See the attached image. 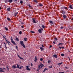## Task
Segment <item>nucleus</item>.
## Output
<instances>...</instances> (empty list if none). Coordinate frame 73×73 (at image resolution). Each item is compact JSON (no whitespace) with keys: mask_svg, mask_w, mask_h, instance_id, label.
<instances>
[{"mask_svg":"<svg viewBox=\"0 0 73 73\" xmlns=\"http://www.w3.org/2000/svg\"><path fill=\"white\" fill-rule=\"evenodd\" d=\"M19 58H20L21 60H23V58H21V57H20Z\"/></svg>","mask_w":73,"mask_h":73,"instance_id":"nucleus-41","label":"nucleus"},{"mask_svg":"<svg viewBox=\"0 0 73 73\" xmlns=\"http://www.w3.org/2000/svg\"><path fill=\"white\" fill-rule=\"evenodd\" d=\"M15 40L16 41H19V39L17 38V37L16 38Z\"/></svg>","mask_w":73,"mask_h":73,"instance_id":"nucleus-16","label":"nucleus"},{"mask_svg":"<svg viewBox=\"0 0 73 73\" xmlns=\"http://www.w3.org/2000/svg\"><path fill=\"white\" fill-rule=\"evenodd\" d=\"M19 34H20V35H21L22 34V32L21 31H20L19 33Z\"/></svg>","mask_w":73,"mask_h":73,"instance_id":"nucleus-27","label":"nucleus"},{"mask_svg":"<svg viewBox=\"0 0 73 73\" xmlns=\"http://www.w3.org/2000/svg\"><path fill=\"white\" fill-rule=\"evenodd\" d=\"M31 66H33V64H32V63L31 64Z\"/></svg>","mask_w":73,"mask_h":73,"instance_id":"nucleus-47","label":"nucleus"},{"mask_svg":"<svg viewBox=\"0 0 73 73\" xmlns=\"http://www.w3.org/2000/svg\"><path fill=\"white\" fill-rule=\"evenodd\" d=\"M20 3H21V4H23V2L22 1H20Z\"/></svg>","mask_w":73,"mask_h":73,"instance_id":"nucleus-32","label":"nucleus"},{"mask_svg":"<svg viewBox=\"0 0 73 73\" xmlns=\"http://www.w3.org/2000/svg\"><path fill=\"white\" fill-rule=\"evenodd\" d=\"M64 9H66L67 11H68V8L66 7H64Z\"/></svg>","mask_w":73,"mask_h":73,"instance_id":"nucleus-26","label":"nucleus"},{"mask_svg":"<svg viewBox=\"0 0 73 73\" xmlns=\"http://www.w3.org/2000/svg\"><path fill=\"white\" fill-rule=\"evenodd\" d=\"M6 68H7V69H8V70H9V68H8V67L7 66L6 67Z\"/></svg>","mask_w":73,"mask_h":73,"instance_id":"nucleus-46","label":"nucleus"},{"mask_svg":"<svg viewBox=\"0 0 73 73\" xmlns=\"http://www.w3.org/2000/svg\"><path fill=\"white\" fill-rule=\"evenodd\" d=\"M5 29L6 31H8V28L6 27H5Z\"/></svg>","mask_w":73,"mask_h":73,"instance_id":"nucleus-23","label":"nucleus"},{"mask_svg":"<svg viewBox=\"0 0 73 73\" xmlns=\"http://www.w3.org/2000/svg\"><path fill=\"white\" fill-rule=\"evenodd\" d=\"M21 67H22V68H24V67H23V66H21Z\"/></svg>","mask_w":73,"mask_h":73,"instance_id":"nucleus-57","label":"nucleus"},{"mask_svg":"<svg viewBox=\"0 0 73 73\" xmlns=\"http://www.w3.org/2000/svg\"><path fill=\"white\" fill-rule=\"evenodd\" d=\"M61 64H62V62H61V63H59L58 64V65H61Z\"/></svg>","mask_w":73,"mask_h":73,"instance_id":"nucleus-22","label":"nucleus"},{"mask_svg":"<svg viewBox=\"0 0 73 73\" xmlns=\"http://www.w3.org/2000/svg\"><path fill=\"white\" fill-rule=\"evenodd\" d=\"M41 30V31H43L44 30L42 28H41V29H40Z\"/></svg>","mask_w":73,"mask_h":73,"instance_id":"nucleus-50","label":"nucleus"},{"mask_svg":"<svg viewBox=\"0 0 73 73\" xmlns=\"http://www.w3.org/2000/svg\"><path fill=\"white\" fill-rule=\"evenodd\" d=\"M17 14H18V12H17L16 13L14 14L15 16V17L17 16Z\"/></svg>","mask_w":73,"mask_h":73,"instance_id":"nucleus-19","label":"nucleus"},{"mask_svg":"<svg viewBox=\"0 0 73 73\" xmlns=\"http://www.w3.org/2000/svg\"><path fill=\"white\" fill-rule=\"evenodd\" d=\"M17 68H20V67H19V64L17 65Z\"/></svg>","mask_w":73,"mask_h":73,"instance_id":"nucleus-28","label":"nucleus"},{"mask_svg":"<svg viewBox=\"0 0 73 73\" xmlns=\"http://www.w3.org/2000/svg\"><path fill=\"white\" fill-rule=\"evenodd\" d=\"M39 6H40V7H42L43 5H42V4H40L39 5Z\"/></svg>","mask_w":73,"mask_h":73,"instance_id":"nucleus-35","label":"nucleus"},{"mask_svg":"<svg viewBox=\"0 0 73 73\" xmlns=\"http://www.w3.org/2000/svg\"><path fill=\"white\" fill-rule=\"evenodd\" d=\"M55 41H57V38H54Z\"/></svg>","mask_w":73,"mask_h":73,"instance_id":"nucleus-31","label":"nucleus"},{"mask_svg":"<svg viewBox=\"0 0 73 73\" xmlns=\"http://www.w3.org/2000/svg\"><path fill=\"white\" fill-rule=\"evenodd\" d=\"M61 9H62V7L61 8Z\"/></svg>","mask_w":73,"mask_h":73,"instance_id":"nucleus-64","label":"nucleus"},{"mask_svg":"<svg viewBox=\"0 0 73 73\" xmlns=\"http://www.w3.org/2000/svg\"><path fill=\"white\" fill-rule=\"evenodd\" d=\"M61 55L62 56H64V54H61Z\"/></svg>","mask_w":73,"mask_h":73,"instance_id":"nucleus-34","label":"nucleus"},{"mask_svg":"<svg viewBox=\"0 0 73 73\" xmlns=\"http://www.w3.org/2000/svg\"><path fill=\"white\" fill-rule=\"evenodd\" d=\"M39 69H38V70H37V71H39Z\"/></svg>","mask_w":73,"mask_h":73,"instance_id":"nucleus-62","label":"nucleus"},{"mask_svg":"<svg viewBox=\"0 0 73 73\" xmlns=\"http://www.w3.org/2000/svg\"><path fill=\"white\" fill-rule=\"evenodd\" d=\"M40 61H42V60H43V59H42V58H41L40 59Z\"/></svg>","mask_w":73,"mask_h":73,"instance_id":"nucleus-38","label":"nucleus"},{"mask_svg":"<svg viewBox=\"0 0 73 73\" xmlns=\"http://www.w3.org/2000/svg\"><path fill=\"white\" fill-rule=\"evenodd\" d=\"M11 42L14 45H16V43L15 42V41L13 40V39H12V37H11Z\"/></svg>","mask_w":73,"mask_h":73,"instance_id":"nucleus-4","label":"nucleus"},{"mask_svg":"<svg viewBox=\"0 0 73 73\" xmlns=\"http://www.w3.org/2000/svg\"><path fill=\"white\" fill-rule=\"evenodd\" d=\"M21 27H22V28H24V27L23 26H21Z\"/></svg>","mask_w":73,"mask_h":73,"instance_id":"nucleus-51","label":"nucleus"},{"mask_svg":"<svg viewBox=\"0 0 73 73\" xmlns=\"http://www.w3.org/2000/svg\"><path fill=\"white\" fill-rule=\"evenodd\" d=\"M50 62V60H48V63H49V62Z\"/></svg>","mask_w":73,"mask_h":73,"instance_id":"nucleus-44","label":"nucleus"},{"mask_svg":"<svg viewBox=\"0 0 73 73\" xmlns=\"http://www.w3.org/2000/svg\"><path fill=\"white\" fill-rule=\"evenodd\" d=\"M4 44H5V45H6V44H5V43H4Z\"/></svg>","mask_w":73,"mask_h":73,"instance_id":"nucleus-61","label":"nucleus"},{"mask_svg":"<svg viewBox=\"0 0 73 73\" xmlns=\"http://www.w3.org/2000/svg\"><path fill=\"white\" fill-rule=\"evenodd\" d=\"M26 69H27V70H31V69H30V68H29V66H26Z\"/></svg>","mask_w":73,"mask_h":73,"instance_id":"nucleus-6","label":"nucleus"},{"mask_svg":"<svg viewBox=\"0 0 73 73\" xmlns=\"http://www.w3.org/2000/svg\"><path fill=\"white\" fill-rule=\"evenodd\" d=\"M49 22L50 23L51 25H52V24H53V22H52V21H49Z\"/></svg>","mask_w":73,"mask_h":73,"instance_id":"nucleus-17","label":"nucleus"},{"mask_svg":"<svg viewBox=\"0 0 73 73\" xmlns=\"http://www.w3.org/2000/svg\"><path fill=\"white\" fill-rule=\"evenodd\" d=\"M5 49H7V46H6V45H5Z\"/></svg>","mask_w":73,"mask_h":73,"instance_id":"nucleus-36","label":"nucleus"},{"mask_svg":"<svg viewBox=\"0 0 73 73\" xmlns=\"http://www.w3.org/2000/svg\"><path fill=\"white\" fill-rule=\"evenodd\" d=\"M34 2H35V3H37V1L36 0H34Z\"/></svg>","mask_w":73,"mask_h":73,"instance_id":"nucleus-39","label":"nucleus"},{"mask_svg":"<svg viewBox=\"0 0 73 73\" xmlns=\"http://www.w3.org/2000/svg\"><path fill=\"white\" fill-rule=\"evenodd\" d=\"M52 46L51 45H50V48H51V47H52Z\"/></svg>","mask_w":73,"mask_h":73,"instance_id":"nucleus-55","label":"nucleus"},{"mask_svg":"<svg viewBox=\"0 0 73 73\" xmlns=\"http://www.w3.org/2000/svg\"><path fill=\"white\" fill-rule=\"evenodd\" d=\"M53 43H54V44H55V42H53Z\"/></svg>","mask_w":73,"mask_h":73,"instance_id":"nucleus-63","label":"nucleus"},{"mask_svg":"<svg viewBox=\"0 0 73 73\" xmlns=\"http://www.w3.org/2000/svg\"><path fill=\"white\" fill-rule=\"evenodd\" d=\"M20 44L24 48H25V45L24 44V42L23 41H20Z\"/></svg>","mask_w":73,"mask_h":73,"instance_id":"nucleus-2","label":"nucleus"},{"mask_svg":"<svg viewBox=\"0 0 73 73\" xmlns=\"http://www.w3.org/2000/svg\"><path fill=\"white\" fill-rule=\"evenodd\" d=\"M65 68H66V69H68V67H65Z\"/></svg>","mask_w":73,"mask_h":73,"instance_id":"nucleus-54","label":"nucleus"},{"mask_svg":"<svg viewBox=\"0 0 73 73\" xmlns=\"http://www.w3.org/2000/svg\"><path fill=\"white\" fill-rule=\"evenodd\" d=\"M11 10V8L10 7H9L7 9V10L8 11H10Z\"/></svg>","mask_w":73,"mask_h":73,"instance_id":"nucleus-20","label":"nucleus"},{"mask_svg":"<svg viewBox=\"0 0 73 73\" xmlns=\"http://www.w3.org/2000/svg\"><path fill=\"white\" fill-rule=\"evenodd\" d=\"M31 33H35V32H34V31H31Z\"/></svg>","mask_w":73,"mask_h":73,"instance_id":"nucleus-37","label":"nucleus"},{"mask_svg":"<svg viewBox=\"0 0 73 73\" xmlns=\"http://www.w3.org/2000/svg\"><path fill=\"white\" fill-rule=\"evenodd\" d=\"M12 67L13 68H17V66H16V65H14L12 66Z\"/></svg>","mask_w":73,"mask_h":73,"instance_id":"nucleus-9","label":"nucleus"},{"mask_svg":"<svg viewBox=\"0 0 73 73\" xmlns=\"http://www.w3.org/2000/svg\"><path fill=\"white\" fill-rule=\"evenodd\" d=\"M62 43H60L58 45H62Z\"/></svg>","mask_w":73,"mask_h":73,"instance_id":"nucleus-40","label":"nucleus"},{"mask_svg":"<svg viewBox=\"0 0 73 73\" xmlns=\"http://www.w3.org/2000/svg\"><path fill=\"white\" fill-rule=\"evenodd\" d=\"M5 3H8V0H5Z\"/></svg>","mask_w":73,"mask_h":73,"instance_id":"nucleus-25","label":"nucleus"},{"mask_svg":"<svg viewBox=\"0 0 73 73\" xmlns=\"http://www.w3.org/2000/svg\"><path fill=\"white\" fill-rule=\"evenodd\" d=\"M63 17L64 19H65V18L66 17V16L65 15H64L63 16Z\"/></svg>","mask_w":73,"mask_h":73,"instance_id":"nucleus-21","label":"nucleus"},{"mask_svg":"<svg viewBox=\"0 0 73 73\" xmlns=\"http://www.w3.org/2000/svg\"><path fill=\"white\" fill-rule=\"evenodd\" d=\"M48 70V69L47 68H45L44 69V70L42 72L43 73H44V72L45 71V70Z\"/></svg>","mask_w":73,"mask_h":73,"instance_id":"nucleus-18","label":"nucleus"},{"mask_svg":"<svg viewBox=\"0 0 73 73\" xmlns=\"http://www.w3.org/2000/svg\"><path fill=\"white\" fill-rule=\"evenodd\" d=\"M21 68H22L21 67L19 68V69H21Z\"/></svg>","mask_w":73,"mask_h":73,"instance_id":"nucleus-56","label":"nucleus"},{"mask_svg":"<svg viewBox=\"0 0 73 73\" xmlns=\"http://www.w3.org/2000/svg\"><path fill=\"white\" fill-rule=\"evenodd\" d=\"M17 0H14V1H17Z\"/></svg>","mask_w":73,"mask_h":73,"instance_id":"nucleus-60","label":"nucleus"},{"mask_svg":"<svg viewBox=\"0 0 73 73\" xmlns=\"http://www.w3.org/2000/svg\"><path fill=\"white\" fill-rule=\"evenodd\" d=\"M33 23H35L36 24V23H37L38 22V21L37 20H36L35 19V18H33Z\"/></svg>","mask_w":73,"mask_h":73,"instance_id":"nucleus-3","label":"nucleus"},{"mask_svg":"<svg viewBox=\"0 0 73 73\" xmlns=\"http://www.w3.org/2000/svg\"><path fill=\"white\" fill-rule=\"evenodd\" d=\"M49 68H50V69L51 68H52V66H49Z\"/></svg>","mask_w":73,"mask_h":73,"instance_id":"nucleus-43","label":"nucleus"},{"mask_svg":"<svg viewBox=\"0 0 73 73\" xmlns=\"http://www.w3.org/2000/svg\"><path fill=\"white\" fill-rule=\"evenodd\" d=\"M59 73H64V72H59Z\"/></svg>","mask_w":73,"mask_h":73,"instance_id":"nucleus-52","label":"nucleus"},{"mask_svg":"<svg viewBox=\"0 0 73 73\" xmlns=\"http://www.w3.org/2000/svg\"><path fill=\"white\" fill-rule=\"evenodd\" d=\"M5 40L8 43V45H10L11 43L8 40H7L6 39H5Z\"/></svg>","mask_w":73,"mask_h":73,"instance_id":"nucleus-7","label":"nucleus"},{"mask_svg":"<svg viewBox=\"0 0 73 73\" xmlns=\"http://www.w3.org/2000/svg\"><path fill=\"white\" fill-rule=\"evenodd\" d=\"M60 28L61 29H63V28H64V27H63L62 26Z\"/></svg>","mask_w":73,"mask_h":73,"instance_id":"nucleus-42","label":"nucleus"},{"mask_svg":"<svg viewBox=\"0 0 73 73\" xmlns=\"http://www.w3.org/2000/svg\"><path fill=\"white\" fill-rule=\"evenodd\" d=\"M35 60H34V61L35 62H36V61L37 60V57H36V56H35Z\"/></svg>","mask_w":73,"mask_h":73,"instance_id":"nucleus-10","label":"nucleus"},{"mask_svg":"<svg viewBox=\"0 0 73 73\" xmlns=\"http://www.w3.org/2000/svg\"><path fill=\"white\" fill-rule=\"evenodd\" d=\"M69 8L70 9H73V7H72V5H70L69 6Z\"/></svg>","mask_w":73,"mask_h":73,"instance_id":"nucleus-14","label":"nucleus"},{"mask_svg":"<svg viewBox=\"0 0 73 73\" xmlns=\"http://www.w3.org/2000/svg\"><path fill=\"white\" fill-rule=\"evenodd\" d=\"M61 12L62 13V14H63V15L65 13V12L63 10L61 11Z\"/></svg>","mask_w":73,"mask_h":73,"instance_id":"nucleus-8","label":"nucleus"},{"mask_svg":"<svg viewBox=\"0 0 73 73\" xmlns=\"http://www.w3.org/2000/svg\"><path fill=\"white\" fill-rule=\"evenodd\" d=\"M29 8H32V6L30 5L29 4Z\"/></svg>","mask_w":73,"mask_h":73,"instance_id":"nucleus-30","label":"nucleus"},{"mask_svg":"<svg viewBox=\"0 0 73 73\" xmlns=\"http://www.w3.org/2000/svg\"><path fill=\"white\" fill-rule=\"evenodd\" d=\"M15 47H16V48L17 49V50H18V49L17 48H18L17 46H16Z\"/></svg>","mask_w":73,"mask_h":73,"instance_id":"nucleus-45","label":"nucleus"},{"mask_svg":"<svg viewBox=\"0 0 73 73\" xmlns=\"http://www.w3.org/2000/svg\"><path fill=\"white\" fill-rule=\"evenodd\" d=\"M42 47L43 48H44V46L43 45H42Z\"/></svg>","mask_w":73,"mask_h":73,"instance_id":"nucleus-49","label":"nucleus"},{"mask_svg":"<svg viewBox=\"0 0 73 73\" xmlns=\"http://www.w3.org/2000/svg\"><path fill=\"white\" fill-rule=\"evenodd\" d=\"M62 49H64V47H62Z\"/></svg>","mask_w":73,"mask_h":73,"instance_id":"nucleus-53","label":"nucleus"},{"mask_svg":"<svg viewBox=\"0 0 73 73\" xmlns=\"http://www.w3.org/2000/svg\"><path fill=\"white\" fill-rule=\"evenodd\" d=\"M7 19L8 20V21H11V19L9 18H7Z\"/></svg>","mask_w":73,"mask_h":73,"instance_id":"nucleus-24","label":"nucleus"},{"mask_svg":"<svg viewBox=\"0 0 73 73\" xmlns=\"http://www.w3.org/2000/svg\"><path fill=\"white\" fill-rule=\"evenodd\" d=\"M59 48H60V49H62V47H59Z\"/></svg>","mask_w":73,"mask_h":73,"instance_id":"nucleus-59","label":"nucleus"},{"mask_svg":"<svg viewBox=\"0 0 73 73\" xmlns=\"http://www.w3.org/2000/svg\"><path fill=\"white\" fill-rule=\"evenodd\" d=\"M53 57H54V58H57V55L54 54L53 55Z\"/></svg>","mask_w":73,"mask_h":73,"instance_id":"nucleus-11","label":"nucleus"},{"mask_svg":"<svg viewBox=\"0 0 73 73\" xmlns=\"http://www.w3.org/2000/svg\"><path fill=\"white\" fill-rule=\"evenodd\" d=\"M38 31L39 33H42V31H41V30L40 29H39L38 30Z\"/></svg>","mask_w":73,"mask_h":73,"instance_id":"nucleus-12","label":"nucleus"},{"mask_svg":"<svg viewBox=\"0 0 73 73\" xmlns=\"http://www.w3.org/2000/svg\"><path fill=\"white\" fill-rule=\"evenodd\" d=\"M27 38H24V40H25V41H27Z\"/></svg>","mask_w":73,"mask_h":73,"instance_id":"nucleus-29","label":"nucleus"},{"mask_svg":"<svg viewBox=\"0 0 73 73\" xmlns=\"http://www.w3.org/2000/svg\"><path fill=\"white\" fill-rule=\"evenodd\" d=\"M40 49L41 50V51H42V50H43L44 48L42 47H40Z\"/></svg>","mask_w":73,"mask_h":73,"instance_id":"nucleus-13","label":"nucleus"},{"mask_svg":"<svg viewBox=\"0 0 73 73\" xmlns=\"http://www.w3.org/2000/svg\"><path fill=\"white\" fill-rule=\"evenodd\" d=\"M0 48H2V47H1V45H0Z\"/></svg>","mask_w":73,"mask_h":73,"instance_id":"nucleus-58","label":"nucleus"},{"mask_svg":"<svg viewBox=\"0 0 73 73\" xmlns=\"http://www.w3.org/2000/svg\"><path fill=\"white\" fill-rule=\"evenodd\" d=\"M42 28H45V26H44L43 25H42Z\"/></svg>","mask_w":73,"mask_h":73,"instance_id":"nucleus-33","label":"nucleus"},{"mask_svg":"<svg viewBox=\"0 0 73 73\" xmlns=\"http://www.w3.org/2000/svg\"><path fill=\"white\" fill-rule=\"evenodd\" d=\"M9 3H12V0H8Z\"/></svg>","mask_w":73,"mask_h":73,"instance_id":"nucleus-15","label":"nucleus"},{"mask_svg":"<svg viewBox=\"0 0 73 73\" xmlns=\"http://www.w3.org/2000/svg\"><path fill=\"white\" fill-rule=\"evenodd\" d=\"M44 66V64H40L39 65H38V69L40 70V69L42 68V67Z\"/></svg>","mask_w":73,"mask_h":73,"instance_id":"nucleus-1","label":"nucleus"},{"mask_svg":"<svg viewBox=\"0 0 73 73\" xmlns=\"http://www.w3.org/2000/svg\"><path fill=\"white\" fill-rule=\"evenodd\" d=\"M18 56L19 58L20 57L19 56V54H18Z\"/></svg>","mask_w":73,"mask_h":73,"instance_id":"nucleus-48","label":"nucleus"},{"mask_svg":"<svg viewBox=\"0 0 73 73\" xmlns=\"http://www.w3.org/2000/svg\"><path fill=\"white\" fill-rule=\"evenodd\" d=\"M4 69H5V68H3V69L1 68H0V72H4V71L2 70H4Z\"/></svg>","mask_w":73,"mask_h":73,"instance_id":"nucleus-5","label":"nucleus"}]
</instances>
